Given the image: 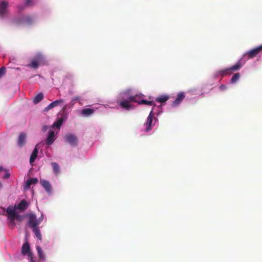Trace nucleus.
<instances>
[{
    "instance_id": "obj_1",
    "label": "nucleus",
    "mask_w": 262,
    "mask_h": 262,
    "mask_svg": "<svg viewBox=\"0 0 262 262\" xmlns=\"http://www.w3.org/2000/svg\"><path fill=\"white\" fill-rule=\"evenodd\" d=\"M144 95L142 94L130 96L128 92L126 91L121 94V98L118 103L121 107L128 111L131 108H133V105L130 104V102H136L139 104L141 98Z\"/></svg>"
},
{
    "instance_id": "obj_2",
    "label": "nucleus",
    "mask_w": 262,
    "mask_h": 262,
    "mask_svg": "<svg viewBox=\"0 0 262 262\" xmlns=\"http://www.w3.org/2000/svg\"><path fill=\"white\" fill-rule=\"evenodd\" d=\"M262 52V45L252 49L245 53L242 59L234 66H241L243 63L242 61L253 58Z\"/></svg>"
},
{
    "instance_id": "obj_3",
    "label": "nucleus",
    "mask_w": 262,
    "mask_h": 262,
    "mask_svg": "<svg viewBox=\"0 0 262 262\" xmlns=\"http://www.w3.org/2000/svg\"><path fill=\"white\" fill-rule=\"evenodd\" d=\"M7 218L11 223H13L14 221H20L23 220V216L18 214L16 212L15 206H9L6 209Z\"/></svg>"
},
{
    "instance_id": "obj_4",
    "label": "nucleus",
    "mask_w": 262,
    "mask_h": 262,
    "mask_svg": "<svg viewBox=\"0 0 262 262\" xmlns=\"http://www.w3.org/2000/svg\"><path fill=\"white\" fill-rule=\"evenodd\" d=\"M33 18L29 15L23 16L13 20V23L18 26L23 25H31L33 22Z\"/></svg>"
},
{
    "instance_id": "obj_5",
    "label": "nucleus",
    "mask_w": 262,
    "mask_h": 262,
    "mask_svg": "<svg viewBox=\"0 0 262 262\" xmlns=\"http://www.w3.org/2000/svg\"><path fill=\"white\" fill-rule=\"evenodd\" d=\"M41 222V220L37 219L35 214H30L28 215V226L32 229L37 227Z\"/></svg>"
},
{
    "instance_id": "obj_6",
    "label": "nucleus",
    "mask_w": 262,
    "mask_h": 262,
    "mask_svg": "<svg viewBox=\"0 0 262 262\" xmlns=\"http://www.w3.org/2000/svg\"><path fill=\"white\" fill-rule=\"evenodd\" d=\"M21 253L23 255L27 254L28 259L30 260V262H35L33 259V254L30 251V245L28 242H26L23 245Z\"/></svg>"
},
{
    "instance_id": "obj_7",
    "label": "nucleus",
    "mask_w": 262,
    "mask_h": 262,
    "mask_svg": "<svg viewBox=\"0 0 262 262\" xmlns=\"http://www.w3.org/2000/svg\"><path fill=\"white\" fill-rule=\"evenodd\" d=\"M46 64L45 57L41 53H38L36 55L29 66H38L39 64Z\"/></svg>"
},
{
    "instance_id": "obj_8",
    "label": "nucleus",
    "mask_w": 262,
    "mask_h": 262,
    "mask_svg": "<svg viewBox=\"0 0 262 262\" xmlns=\"http://www.w3.org/2000/svg\"><path fill=\"white\" fill-rule=\"evenodd\" d=\"M66 142L72 146H76L78 144V139L76 136L73 134H67L65 136Z\"/></svg>"
},
{
    "instance_id": "obj_9",
    "label": "nucleus",
    "mask_w": 262,
    "mask_h": 262,
    "mask_svg": "<svg viewBox=\"0 0 262 262\" xmlns=\"http://www.w3.org/2000/svg\"><path fill=\"white\" fill-rule=\"evenodd\" d=\"M8 2L5 1L0 2V16L1 17L5 16L8 14Z\"/></svg>"
},
{
    "instance_id": "obj_10",
    "label": "nucleus",
    "mask_w": 262,
    "mask_h": 262,
    "mask_svg": "<svg viewBox=\"0 0 262 262\" xmlns=\"http://www.w3.org/2000/svg\"><path fill=\"white\" fill-rule=\"evenodd\" d=\"M153 117L154 115L152 114V111L149 113L146 123V125L147 126V127L146 128V132L148 133L149 131H150L152 129V123L153 121Z\"/></svg>"
},
{
    "instance_id": "obj_11",
    "label": "nucleus",
    "mask_w": 262,
    "mask_h": 262,
    "mask_svg": "<svg viewBox=\"0 0 262 262\" xmlns=\"http://www.w3.org/2000/svg\"><path fill=\"white\" fill-rule=\"evenodd\" d=\"M55 134L54 132L52 130H50L49 131L48 136L46 140V143L48 145L53 144L55 139Z\"/></svg>"
},
{
    "instance_id": "obj_12",
    "label": "nucleus",
    "mask_w": 262,
    "mask_h": 262,
    "mask_svg": "<svg viewBox=\"0 0 262 262\" xmlns=\"http://www.w3.org/2000/svg\"><path fill=\"white\" fill-rule=\"evenodd\" d=\"M40 183L41 185L44 188L47 192L50 193L51 192L52 186L48 181L44 179H40Z\"/></svg>"
},
{
    "instance_id": "obj_13",
    "label": "nucleus",
    "mask_w": 262,
    "mask_h": 262,
    "mask_svg": "<svg viewBox=\"0 0 262 262\" xmlns=\"http://www.w3.org/2000/svg\"><path fill=\"white\" fill-rule=\"evenodd\" d=\"M63 102V100L62 99L56 100L52 102V103L49 104L47 107H46L44 109V111L48 112L50 109H51L54 107H56V106H58V105L62 103Z\"/></svg>"
},
{
    "instance_id": "obj_14",
    "label": "nucleus",
    "mask_w": 262,
    "mask_h": 262,
    "mask_svg": "<svg viewBox=\"0 0 262 262\" xmlns=\"http://www.w3.org/2000/svg\"><path fill=\"white\" fill-rule=\"evenodd\" d=\"M185 96L184 93L181 92L179 93L177 95L176 99L172 103V106H176L178 105H179L180 103V102L184 99Z\"/></svg>"
},
{
    "instance_id": "obj_15",
    "label": "nucleus",
    "mask_w": 262,
    "mask_h": 262,
    "mask_svg": "<svg viewBox=\"0 0 262 262\" xmlns=\"http://www.w3.org/2000/svg\"><path fill=\"white\" fill-rule=\"evenodd\" d=\"M38 182V180L37 178H31L28 179L25 183L24 189L25 190L29 189L32 184H36Z\"/></svg>"
},
{
    "instance_id": "obj_16",
    "label": "nucleus",
    "mask_w": 262,
    "mask_h": 262,
    "mask_svg": "<svg viewBox=\"0 0 262 262\" xmlns=\"http://www.w3.org/2000/svg\"><path fill=\"white\" fill-rule=\"evenodd\" d=\"M26 138V135L25 133H21L20 134L17 141V144L19 147H22L25 144Z\"/></svg>"
},
{
    "instance_id": "obj_17",
    "label": "nucleus",
    "mask_w": 262,
    "mask_h": 262,
    "mask_svg": "<svg viewBox=\"0 0 262 262\" xmlns=\"http://www.w3.org/2000/svg\"><path fill=\"white\" fill-rule=\"evenodd\" d=\"M15 206L16 207V209H17L20 211H23L27 209L28 207V203L26 200H23L19 202V203L17 205V206Z\"/></svg>"
},
{
    "instance_id": "obj_18",
    "label": "nucleus",
    "mask_w": 262,
    "mask_h": 262,
    "mask_svg": "<svg viewBox=\"0 0 262 262\" xmlns=\"http://www.w3.org/2000/svg\"><path fill=\"white\" fill-rule=\"evenodd\" d=\"M38 149H37V146H36L35 147V148L34 149V150L30 156V164H32V163H33L34 162V161L35 160V159H36L37 154H38Z\"/></svg>"
},
{
    "instance_id": "obj_19",
    "label": "nucleus",
    "mask_w": 262,
    "mask_h": 262,
    "mask_svg": "<svg viewBox=\"0 0 262 262\" xmlns=\"http://www.w3.org/2000/svg\"><path fill=\"white\" fill-rule=\"evenodd\" d=\"M51 165L53 168L54 173L57 176L60 172V167L58 164L56 162H52Z\"/></svg>"
},
{
    "instance_id": "obj_20",
    "label": "nucleus",
    "mask_w": 262,
    "mask_h": 262,
    "mask_svg": "<svg viewBox=\"0 0 262 262\" xmlns=\"http://www.w3.org/2000/svg\"><path fill=\"white\" fill-rule=\"evenodd\" d=\"M43 98V94L42 93H39L36 95L33 98V103L35 104L40 102Z\"/></svg>"
},
{
    "instance_id": "obj_21",
    "label": "nucleus",
    "mask_w": 262,
    "mask_h": 262,
    "mask_svg": "<svg viewBox=\"0 0 262 262\" xmlns=\"http://www.w3.org/2000/svg\"><path fill=\"white\" fill-rule=\"evenodd\" d=\"M169 99V96L167 95H162L156 99V101L158 102L163 103L166 102Z\"/></svg>"
},
{
    "instance_id": "obj_22",
    "label": "nucleus",
    "mask_w": 262,
    "mask_h": 262,
    "mask_svg": "<svg viewBox=\"0 0 262 262\" xmlns=\"http://www.w3.org/2000/svg\"><path fill=\"white\" fill-rule=\"evenodd\" d=\"M32 229L33 232L34 233L35 236L37 238V239H39V241H41V234L40 232V230L38 227L33 228Z\"/></svg>"
},
{
    "instance_id": "obj_23",
    "label": "nucleus",
    "mask_w": 262,
    "mask_h": 262,
    "mask_svg": "<svg viewBox=\"0 0 262 262\" xmlns=\"http://www.w3.org/2000/svg\"><path fill=\"white\" fill-rule=\"evenodd\" d=\"M94 112V111L90 108L83 109L81 111V114L85 116H89L92 115Z\"/></svg>"
},
{
    "instance_id": "obj_24",
    "label": "nucleus",
    "mask_w": 262,
    "mask_h": 262,
    "mask_svg": "<svg viewBox=\"0 0 262 262\" xmlns=\"http://www.w3.org/2000/svg\"><path fill=\"white\" fill-rule=\"evenodd\" d=\"M63 119L62 117L59 118L57 121H56L52 125V127H56L59 128L63 123Z\"/></svg>"
},
{
    "instance_id": "obj_25",
    "label": "nucleus",
    "mask_w": 262,
    "mask_h": 262,
    "mask_svg": "<svg viewBox=\"0 0 262 262\" xmlns=\"http://www.w3.org/2000/svg\"><path fill=\"white\" fill-rule=\"evenodd\" d=\"M240 77V74L237 73H235L233 75V76L232 77L231 79H230V82L232 83H234L236 82L239 78Z\"/></svg>"
},
{
    "instance_id": "obj_26",
    "label": "nucleus",
    "mask_w": 262,
    "mask_h": 262,
    "mask_svg": "<svg viewBox=\"0 0 262 262\" xmlns=\"http://www.w3.org/2000/svg\"><path fill=\"white\" fill-rule=\"evenodd\" d=\"M139 104H146L148 105H155V104L152 101H147L145 100H141L140 102H139Z\"/></svg>"
},
{
    "instance_id": "obj_27",
    "label": "nucleus",
    "mask_w": 262,
    "mask_h": 262,
    "mask_svg": "<svg viewBox=\"0 0 262 262\" xmlns=\"http://www.w3.org/2000/svg\"><path fill=\"white\" fill-rule=\"evenodd\" d=\"M36 249L39 258L40 259H44L45 258V256L43 253L41 248L40 247L37 246Z\"/></svg>"
},
{
    "instance_id": "obj_28",
    "label": "nucleus",
    "mask_w": 262,
    "mask_h": 262,
    "mask_svg": "<svg viewBox=\"0 0 262 262\" xmlns=\"http://www.w3.org/2000/svg\"><path fill=\"white\" fill-rule=\"evenodd\" d=\"M79 99H80V98L78 96L73 98L71 100V101L70 103L71 105H74L75 104V103H76V102L77 101L79 100Z\"/></svg>"
},
{
    "instance_id": "obj_29",
    "label": "nucleus",
    "mask_w": 262,
    "mask_h": 262,
    "mask_svg": "<svg viewBox=\"0 0 262 262\" xmlns=\"http://www.w3.org/2000/svg\"><path fill=\"white\" fill-rule=\"evenodd\" d=\"M6 72L5 67H2L0 69V77L3 76Z\"/></svg>"
},
{
    "instance_id": "obj_30",
    "label": "nucleus",
    "mask_w": 262,
    "mask_h": 262,
    "mask_svg": "<svg viewBox=\"0 0 262 262\" xmlns=\"http://www.w3.org/2000/svg\"><path fill=\"white\" fill-rule=\"evenodd\" d=\"M241 67H231V68L229 70H231L233 71H236V70H238Z\"/></svg>"
},
{
    "instance_id": "obj_31",
    "label": "nucleus",
    "mask_w": 262,
    "mask_h": 262,
    "mask_svg": "<svg viewBox=\"0 0 262 262\" xmlns=\"http://www.w3.org/2000/svg\"><path fill=\"white\" fill-rule=\"evenodd\" d=\"M220 89L222 91H224L226 89H227V87L224 84H222L220 86Z\"/></svg>"
},
{
    "instance_id": "obj_32",
    "label": "nucleus",
    "mask_w": 262,
    "mask_h": 262,
    "mask_svg": "<svg viewBox=\"0 0 262 262\" xmlns=\"http://www.w3.org/2000/svg\"><path fill=\"white\" fill-rule=\"evenodd\" d=\"M26 4L27 6L32 5V0H26Z\"/></svg>"
},
{
    "instance_id": "obj_33",
    "label": "nucleus",
    "mask_w": 262,
    "mask_h": 262,
    "mask_svg": "<svg viewBox=\"0 0 262 262\" xmlns=\"http://www.w3.org/2000/svg\"><path fill=\"white\" fill-rule=\"evenodd\" d=\"M10 177V174L9 173H7L4 176V179H8Z\"/></svg>"
},
{
    "instance_id": "obj_34",
    "label": "nucleus",
    "mask_w": 262,
    "mask_h": 262,
    "mask_svg": "<svg viewBox=\"0 0 262 262\" xmlns=\"http://www.w3.org/2000/svg\"><path fill=\"white\" fill-rule=\"evenodd\" d=\"M2 187H3V185H2V183H1V182L0 181V190H1Z\"/></svg>"
},
{
    "instance_id": "obj_35",
    "label": "nucleus",
    "mask_w": 262,
    "mask_h": 262,
    "mask_svg": "<svg viewBox=\"0 0 262 262\" xmlns=\"http://www.w3.org/2000/svg\"><path fill=\"white\" fill-rule=\"evenodd\" d=\"M38 219H41L42 222L43 220V215H41V216Z\"/></svg>"
},
{
    "instance_id": "obj_36",
    "label": "nucleus",
    "mask_w": 262,
    "mask_h": 262,
    "mask_svg": "<svg viewBox=\"0 0 262 262\" xmlns=\"http://www.w3.org/2000/svg\"><path fill=\"white\" fill-rule=\"evenodd\" d=\"M3 169V168L2 166H0V171Z\"/></svg>"
},
{
    "instance_id": "obj_37",
    "label": "nucleus",
    "mask_w": 262,
    "mask_h": 262,
    "mask_svg": "<svg viewBox=\"0 0 262 262\" xmlns=\"http://www.w3.org/2000/svg\"><path fill=\"white\" fill-rule=\"evenodd\" d=\"M32 67V68H34V69H36V68H37L38 67L35 66V67Z\"/></svg>"
},
{
    "instance_id": "obj_38",
    "label": "nucleus",
    "mask_w": 262,
    "mask_h": 262,
    "mask_svg": "<svg viewBox=\"0 0 262 262\" xmlns=\"http://www.w3.org/2000/svg\"><path fill=\"white\" fill-rule=\"evenodd\" d=\"M226 74V72L225 71V72H223V73L222 75H224V74Z\"/></svg>"
}]
</instances>
